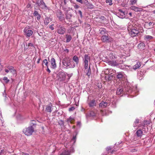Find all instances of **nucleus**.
<instances>
[{"instance_id": "bf43d9fd", "label": "nucleus", "mask_w": 155, "mask_h": 155, "mask_svg": "<svg viewBox=\"0 0 155 155\" xmlns=\"http://www.w3.org/2000/svg\"><path fill=\"white\" fill-rule=\"evenodd\" d=\"M78 2L80 3L81 4H83V1L82 0H76Z\"/></svg>"}, {"instance_id": "f704fd0d", "label": "nucleus", "mask_w": 155, "mask_h": 155, "mask_svg": "<svg viewBox=\"0 0 155 155\" xmlns=\"http://www.w3.org/2000/svg\"><path fill=\"white\" fill-rule=\"evenodd\" d=\"M3 80H4L7 84L8 83L9 81V80L8 79L7 77H4L3 78Z\"/></svg>"}, {"instance_id": "0e129e2a", "label": "nucleus", "mask_w": 155, "mask_h": 155, "mask_svg": "<svg viewBox=\"0 0 155 155\" xmlns=\"http://www.w3.org/2000/svg\"><path fill=\"white\" fill-rule=\"evenodd\" d=\"M3 151H4V150H1V151L0 152V155H2V153H3Z\"/></svg>"}, {"instance_id": "a19ab883", "label": "nucleus", "mask_w": 155, "mask_h": 155, "mask_svg": "<svg viewBox=\"0 0 155 155\" xmlns=\"http://www.w3.org/2000/svg\"><path fill=\"white\" fill-rule=\"evenodd\" d=\"M108 77V81H111L112 80L113 78V75H112L111 74H109V75H107Z\"/></svg>"}, {"instance_id": "a18cd8bd", "label": "nucleus", "mask_w": 155, "mask_h": 155, "mask_svg": "<svg viewBox=\"0 0 155 155\" xmlns=\"http://www.w3.org/2000/svg\"><path fill=\"white\" fill-rule=\"evenodd\" d=\"M112 149V147L111 146H109L107 147L106 148V150L107 151L109 152V151L111 150Z\"/></svg>"}, {"instance_id": "a878e982", "label": "nucleus", "mask_w": 155, "mask_h": 155, "mask_svg": "<svg viewBox=\"0 0 155 155\" xmlns=\"http://www.w3.org/2000/svg\"><path fill=\"white\" fill-rule=\"evenodd\" d=\"M99 32L101 35H103L106 33L107 31L104 28H101L99 30Z\"/></svg>"}, {"instance_id": "9b49d317", "label": "nucleus", "mask_w": 155, "mask_h": 155, "mask_svg": "<svg viewBox=\"0 0 155 155\" xmlns=\"http://www.w3.org/2000/svg\"><path fill=\"white\" fill-rule=\"evenodd\" d=\"M107 63L110 65L113 66H117L118 64V60L107 61Z\"/></svg>"}, {"instance_id": "a211bd4d", "label": "nucleus", "mask_w": 155, "mask_h": 155, "mask_svg": "<svg viewBox=\"0 0 155 155\" xmlns=\"http://www.w3.org/2000/svg\"><path fill=\"white\" fill-rule=\"evenodd\" d=\"M109 37L105 35H103L101 37V40L103 42H107L109 40Z\"/></svg>"}, {"instance_id": "6e6d98bb", "label": "nucleus", "mask_w": 155, "mask_h": 155, "mask_svg": "<svg viewBox=\"0 0 155 155\" xmlns=\"http://www.w3.org/2000/svg\"><path fill=\"white\" fill-rule=\"evenodd\" d=\"M28 47H29V46L33 47L34 46L33 44L31 43H28Z\"/></svg>"}, {"instance_id": "338daca9", "label": "nucleus", "mask_w": 155, "mask_h": 155, "mask_svg": "<svg viewBox=\"0 0 155 155\" xmlns=\"http://www.w3.org/2000/svg\"><path fill=\"white\" fill-rule=\"evenodd\" d=\"M22 155H29V154L28 153H23Z\"/></svg>"}, {"instance_id": "cd10ccee", "label": "nucleus", "mask_w": 155, "mask_h": 155, "mask_svg": "<svg viewBox=\"0 0 155 155\" xmlns=\"http://www.w3.org/2000/svg\"><path fill=\"white\" fill-rule=\"evenodd\" d=\"M74 121V118L71 117H70L68 118L67 119L66 122L68 124H69V123L72 124L73 123Z\"/></svg>"}, {"instance_id": "13d9d810", "label": "nucleus", "mask_w": 155, "mask_h": 155, "mask_svg": "<svg viewBox=\"0 0 155 155\" xmlns=\"http://www.w3.org/2000/svg\"><path fill=\"white\" fill-rule=\"evenodd\" d=\"M105 79L107 81H108V77L107 75H106L105 77Z\"/></svg>"}, {"instance_id": "4468645a", "label": "nucleus", "mask_w": 155, "mask_h": 155, "mask_svg": "<svg viewBox=\"0 0 155 155\" xmlns=\"http://www.w3.org/2000/svg\"><path fill=\"white\" fill-rule=\"evenodd\" d=\"M9 71L12 73L13 75H16V70L14 68V67L12 66H8L7 67Z\"/></svg>"}, {"instance_id": "49530a36", "label": "nucleus", "mask_w": 155, "mask_h": 155, "mask_svg": "<svg viewBox=\"0 0 155 155\" xmlns=\"http://www.w3.org/2000/svg\"><path fill=\"white\" fill-rule=\"evenodd\" d=\"M75 109V108L73 106L70 108L69 109V110L70 111H72Z\"/></svg>"}, {"instance_id": "b1692460", "label": "nucleus", "mask_w": 155, "mask_h": 155, "mask_svg": "<svg viewBox=\"0 0 155 155\" xmlns=\"http://www.w3.org/2000/svg\"><path fill=\"white\" fill-rule=\"evenodd\" d=\"M141 63L139 62H137L136 64L133 67V68L134 70L139 68L141 65Z\"/></svg>"}, {"instance_id": "e433bc0d", "label": "nucleus", "mask_w": 155, "mask_h": 155, "mask_svg": "<svg viewBox=\"0 0 155 155\" xmlns=\"http://www.w3.org/2000/svg\"><path fill=\"white\" fill-rule=\"evenodd\" d=\"M112 0H106V2L107 3H109V5H112Z\"/></svg>"}, {"instance_id": "1a4fd4ad", "label": "nucleus", "mask_w": 155, "mask_h": 155, "mask_svg": "<svg viewBox=\"0 0 155 155\" xmlns=\"http://www.w3.org/2000/svg\"><path fill=\"white\" fill-rule=\"evenodd\" d=\"M66 19L70 22H72L71 18L72 15L71 13L70 12L67 11L65 14Z\"/></svg>"}, {"instance_id": "5fc2aeb1", "label": "nucleus", "mask_w": 155, "mask_h": 155, "mask_svg": "<svg viewBox=\"0 0 155 155\" xmlns=\"http://www.w3.org/2000/svg\"><path fill=\"white\" fill-rule=\"evenodd\" d=\"M139 119H136L135 121V124H138L139 123Z\"/></svg>"}, {"instance_id": "79ce46f5", "label": "nucleus", "mask_w": 155, "mask_h": 155, "mask_svg": "<svg viewBox=\"0 0 155 155\" xmlns=\"http://www.w3.org/2000/svg\"><path fill=\"white\" fill-rule=\"evenodd\" d=\"M76 140V136H73L72 139L71 140V141L73 142L74 143H75Z\"/></svg>"}, {"instance_id": "f8f14e48", "label": "nucleus", "mask_w": 155, "mask_h": 155, "mask_svg": "<svg viewBox=\"0 0 155 155\" xmlns=\"http://www.w3.org/2000/svg\"><path fill=\"white\" fill-rule=\"evenodd\" d=\"M124 88L121 86H119L118 88H117L116 94L117 95H120L121 94H123L124 93Z\"/></svg>"}, {"instance_id": "2f4dec72", "label": "nucleus", "mask_w": 155, "mask_h": 155, "mask_svg": "<svg viewBox=\"0 0 155 155\" xmlns=\"http://www.w3.org/2000/svg\"><path fill=\"white\" fill-rule=\"evenodd\" d=\"M87 75L88 76H90L91 74V70L90 69V65L89 66L88 69L87 70Z\"/></svg>"}, {"instance_id": "0eeeda50", "label": "nucleus", "mask_w": 155, "mask_h": 155, "mask_svg": "<svg viewBox=\"0 0 155 155\" xmlns=\"http://www.w3.org/2000/svg\"><path fill=\"white\" fill-rule=\"evenodd\" d=\"M36 4L38 6L41 8H47V6L44 2L43 0H36Z\"/></svg>"}, {"instance_id": "39448f33", "label": "nucleus", "mask_w": 155, "mask_h": 155, "mask_svg": "<svg viewBox=\"0 0 155 155\" xmlns=\"http://www.w3.org/2000/svg\"><path fill=\"white\" fill-rule=\"evenodd\" d=\"M66 74L65 72H59L57 74V78L60 81H64L65 80Z\"/></svg>"}, {"instance_id": "69168bd1", "label": "nucleus", "mask_w": 155, "mask_h": 155, "mask_svg": "<svg viewBox=\"0 0 155 155\" xmlns=\"http://www.w3.org/2000/svg\"><path fill=\"white\" fill-rule=\"evenodd\" d=\"M3 151H4V150H1V151L0 152V155H2V153H3Z\"/></svg>"}, {"instance_id": "58836bf2", "label": "nucleus", "mask_w": 155, "mask_h": 155, "mask_svg": "<svg viewBox=\"0 0 155 155\" xmlns=\"http://www.w3.org/2000/svg\"><path fill=\"white\" fill-rule=\"evenodd\" d=\"M117 67H118L121 69H124L125 67V65H121V64L118 65Z\"/></svg>"}, {"instance_id": "8fccbe9b", "label": "nucleus", "mask_w": 155, "mask_h": 155, "mask_svg": "<svg viewBox=\"0 0 155 155\" xmlns=\"http://www.w3.org/2000/svg\"><path fill=\"white\" fill-rule=\"evenodd\" d=\"M78 13L80 15V16L82 18L83 16H82V13L81 11L80 10H79L78 11Z\"/></svg>"}, {"instance_id": "ddd939ff", "label": "nucleus", "mask_w": 155, "mask_h": 155, "mask_svg": "<svg viewBox=\"0 0 155 155\" xmlns=\"http://www.w3.org/2000/svg\"><path fill=\"white\" fill-rule=\"evenodd\" d=\"M108 105V103L107 102L102 101L99 104V107L102 108H105Z\"/></svg>"}, {"instance_id": "4c0bfd02", "label": "nucleus", "mask_w": 155, "mask_h": 155, "mask_svg": "<svg viewBox=\"0 0 155 155\" xmlns=\"http://www.w3.org/2000/svg\"><path fill=\"white\" fill-rule=\"evenodd\" d=\"M90 116L93 117L95 115V113L93 111H91L90 113Z\"/></svg>"}, {"instance_id": "3c124183", "label": "nucleus", "mask_w": 155, "mask_h": 155, "mask_svg": "<svg viewBox=\"0 0 155 155\" xmlns=\"http://www.w3.org/2000/svg\"><path fill=\"white\" fill-rule=\"evenodd\" d=\"M54 25V24H52L51 25H50L49 26V28H50L52 30H54V28L53 27V26Z\"/></svg>"}, {"instance_id": "4be33fe9", "label": "nucleus", "mask_w": 155, "mask_h": 155, "mask_svg": "<svg viewBox=\"0 0 155 155\" xmlns=\"http://www.w3.org/2000/svg\"><path fill=\"white\" fill-rule=\"evenodd\" d=\"M136 134L137 137H141L143 134V132L141 130L139 129L136 131Z\"/></svg>"}, {"instance_id": "f3484780", "label": "nucleus", "mask_w": 155, "mask_h": 155, "mask_svg": "<svg viewBox=\"0 0 155 155\" xmlns=\"http://www.w3.org/2000/svg\"><path fill=\"white\" fill-rule=\"evenodd\" d=\"M88 104L90 107H93L96 105L95 100L93 99L91 100L88 103Z\"/></svg>"}, {"instance_id": "423d86ee", "label": "nucleus", "mask_w": 155, "mask_h": 155, "mask_svg": "<svg viewBox=\"0 0 155 155\" xmlns=\"http://www.w3.org/2000/svg\"><path fill=\"white\" fill-rule=\"evenodd\" d=\"M57 26L58 28L57 31L58 33L60 35H63L66 32V29L64 27L58 25H57Z\"/></svg>"}, {"instance_id": "c756f323", "label": "nucleus", "mask_w": 155, "mask_h": 155, "mask_svg": "<svg viewBox=\"0 0 155 155\" xmlns=\"http://www.w3.org/2000/svg\"><path fill=\"white\" fill-rule=\"evenodd\" d=\"M66 38V42H70L72 39V37L70 35H66L65 36Z\"/></svg>"}, {"instance_id": "09e8293b", "label": "nucleus", "mask_w": 155, "mask_h": 155, "mask_svg": "<svg viewBox=\"0 0 155 155\" xmlns=\"http://www.w3.org/2000/svg\"><path fill=\"white\" fill-rule=\"evenodd\" d=\"M59 124L60 125H64V122L62 120H60L59 121Z\"/></svg>"}, {"instance_id": "412c9836", "label": "nucleus", "mask_w": 155, "mask_h": 155, "mask_svg": "<svg viewBox=\"0 0 155 155\" xmlns=\"http://www.w3.org/2000/svg\"><path fill=\"white\" fill-rule=\"evenodd\" d=\"M153 38V37L150 35H146L144 36V39L146 41H149Z\"/></svg>"}, {"instance_id": "6e6552de", "label": "nucleus", "mask_w": 155, "mask_h": 155, "mask_svg": "<svg viewBox=\"0 0 155 155\" xmlns=\"http://www.w3.org/2000/svg\"><path fill=\"white\" fill-rule=\"evenodd\" d=\"M24 32L26 37H30L33 34V31L27 28H25L24 30Z\"/></svg>"}, {"instance_id": "c85d7f7f", "label": "nucleus", "mask_w": 155, "mask_h": 155, "mask_svg": "<svg viewBox=\"0 0 155 155\" xmlns=\"http://www.w3.org/2000/svg\"><path fill=\"white\" fill-rule=\"evenodd\" d=\"M85 4L87 5L88 8L92 9L94 8V6L92 5V4L89 3L88 2H86Z\"/></svg>"}, {"instance_id": "393cba45", "label": "nucleus", "mask_w": 155, "mask_h": 155, "mask_svg": "<svg viewBox=\"0 0 155 155\" xmlns=\"http://www.w3.org/2000/svg\"><path fill=\"white\" fill-rule=\"evenodd\" d=\"M33 15L35 16H37V19L38 20H39L41 18V15L39 14L38 13V11H35L33 13Z\"/></svg>"}, {"instance_id": "dca6fc26", "label": "nucleus", "mask_w": 155, "mask_h": 155, "mask_svg": "<svg viewBox=\"0 0 155 155\" xmlns=\"http://www.w3.org/2000/svg\"><path fill=\"white\" fill-rule=\"evenodd\" d=\"M117 77L118 79L122 78L124 75V73L123 72H120L117 73Z\"/></svg>"}, {"instance_id": "37998d69", "label": "nucleus", "mask_w": 155, "mask_h": 155, "mask_svg": "<svg viewBox=\"0 0 155 155\" xmlns=\"http://www.w3.org/2000/svg\"><path fill=\"white\" fill-rule=\"evenodd\" d=\"M149 124V121L148 120H145L144 121V123L142 124V126H144L145 124L147 125Z\"/></svg>"}, {"instance_id": "f257e3e1", "label": "nucleus", "mask_w": 155, "mask_h": 155, "mask_svg": "<svg viewBox=\"0 0 155 155\" xmlns=\"http://www.w3.org/2000/svg\"><path fill=\"white\" fill-rule=\"evenodd\" d=\"M127 30L129 32V34L131 37H134L138 36L139 33V29L133 26L131 24L128 25Z\"/></svg>"}, {"instance_id": "603ef678", "label": "nucleus", "mask_w": 155, "mask_h": 155, "mask_svg": "<svg viewBox=\"0 0 155 155\" xmlns=\"http://www.w3.org/2000/svg\"><path fill=\"white\" fill-rule=\"evenodd\" d=\"M72 0H64V2L65 5H66L67 4V2H68V1H70L71 2Z\"/></svg>"}, {"instance_id": "e2e57ef3", "label": "nucleus", "mask_w": 155, "mask_h": 155, "mask_svg": "<svg viewBox=\"0 0 155 155\" xmlns=\"http://www.w3.org/2000/svg\"><path fill=\"white\" fill-rule=\"evenodd\" d=\"M5 72L7 73H8L9 72V70L8 69H5Z\"/></svg>"}, {"instance_id": "864d4df0", "label": "nucleus", "mask_w": 155, "mask_h": 155, "mask_svg": "<svg viewBox=\"0 0 155 155\" xmlns=\"http://www.w3.org/2000/svg\"><path fill=\"white\" fill-rule=\"evenodd\" d=\"M81 125V123L80 121H78L77 123V125L80 127Z\"/></svg>"}, {"instance_id": "680f3d73", "label": "nucleus", "mask_w": 155, "mask_h": 155, "mask_svg": "<svg viewBox=\"0 0 155 155\" xmlns=\"http://www.w3.org/2000/svg\"><path fill=\"white\" fill-rule=\"evenodd\" d=\"M41 57H40L38 59V61H37V63L38 64H39L40 62V60H41Z\"/></svg>"}, {"instance_id": "f03ea898", "label": "nucleus", "mask_w": 155, "mask_h": 155, "mask_svg": "<svg viewBox=\"0 0 155 155\" xmlns=\"http://www.w3.org/2000/svg\"><path fill=\"white\" fill-rule=\"evenodd\" d=\"M63 64L67 67V68H73L75 67V64L71 61L69 57H65L62 61Z\"/></svg>"}, {"instance_id": "c03bdc74", "label": "nucleus", "mask_w": 155, "mask_h": 155, "mask_svg": "<svg viewBox=\"0 0 155 155\" xmlns=\"http://www.w3.org/2000/svg\"><path fill=\"white\" fill-rule=\"evenodd\" d=\"M137 0H130V2H131V4L132 5L136 3L137 2Z\"/></svg>"}, {"instance_id": "7c9ffc66", "label": "nucleus", "mask_w": 155, "mask_h": 155, "mask_svg": "<svg viewBox=\"0 0 155 155\" xmlns=\"http://www.w3.org/2000/svg\"><path fill=\"white\" fill-rule=\"evenodd\" d=\"M50 21V19L48 17L46 18L44 21V24L45 25H47L49 23Z\"/></svg>"}, {"instance_id": "774afa93", "label": "nucleus", "mask_w": 155, "mask_h": 155, "mask_svg": "<svg viewBox=\"0 0 155 155\" xmlns=\"http://www.w3.org/2000/svg\"><path fill=\"white\" fill-rule=\"evenodd\" d=\"M65 51H66L67 53H68L69 51L68 49H66L65 50Z\"/></svg>"}, {"instance_id": "9d476101", "label": "nucleus", "mask_w": 155, "mask_h": 155, "mask_svg": "<svg viewBox=\"0 0 155 155\" xmlns=\"http://www.w3.org/2000/svg\"><path fill=\"white\" fill-rule=\"evenodd\" d=\"M57 17L59 18V19L61 21H62L64 19V15L62 12L60 10H58L57 13Z\"/></svg>"}, {"instance_id": "ea45409f", "label": "nucleus", "mask_w": 155, "mask_h": 155, "mask_svg": "<svg viewBox=\"0 0 155 155\" xmlns=\"http://www.w3.org/2000/svg\"><path fill=\"white\" fill-rule=\"evenodd\" d=\"M131 9L136 11H139V8L136 7H131Z\"/></svg>"}, {"instance_id": "72a5a7b5", "label": "nucleus", "mask_w": 155, "mask_h": 155, "mask_svg": "<svg viewBox=\"0 0 155 155\" xmlns=\"http://www.w3.org/2000/svg\"><path fill=\"white\" fill-rule=\"evenodd\" d=\"M148 25L150 26V27L149 28H148L149 29L153 27V26L154 25V23H153V22H150L148 23Z\"/></svg>"}, {"instance_id": "aec40b11", "label": "nucleus", "mask_w": 155, "mask_h": 155, "mask_svg": "<svg viewBox=\"0 0 155 155\" xmlns=\"http://www.w3.org/2000/svg\"><path fill=\"white\" fill-rule=\"evenodd\" d=\"M52 105L51 103H50L49 105H47L46 107V110L48 112L51 113L52 110Z\"/></svg>"}, {"instance_id": "de8ad7c7", "label": "nucleus", "mask_w": 155, "mask_h": 155, "mask_svg": "<svg viewBox=\"0 0 155 155\" xmlns=\"http://www.w3.org/2000/svg\"><path fill=\"white\" fill-rule=\"evenodd\" d=\"M123 60H119V61L118 60V65H119L120 64H122L123 63Z\"/></svg>"}, {"instance_id": "5701e85b", "label": "nucleus", "mask_w": 155, "mask_h": 155, "mask_svg": "<svg viewBox=\"0 0 155 155\" xmlns=\"http://www.w3.org/2000/svg\"><path fill=\"white\" fill-rule=\"evenodd\" d=\"M73 60L75 63L76 65H78L79 62V59L76 55L74 56L72 58Z\"/></svg>"}, {"instance_id": "c9c22d12", "label": "nucleus", "mask_w": 155, "mask_h": 155, "mask_svg": "<svg viewBox=\"0 0 155 155\" xmlns=\"http://www.w3.org/2000/svg\"><path fill=\"white\" fill-rule=\"evenodd\" d=\"M36 121L35 120H31V122L30 123L31 126H34V125H36Z\"/></svg>"}, {"instance_id": "bb28decb", "label": "nucleus", "mask_w": 155, "mask_h": 155, "mask_svg": "<svg viewBox=\"0 0 155 155\" xmlns=\"http://www.w3.org/2000/svg\"><path fill=\"white\" fill-rule=\"evenodd\" d=\"M119 12L118 13V15H120L121 16H122V17H120L121 18H122L123 17L125 16V12L122 10L121 9H119L118 10Z\"/></svg>"}, {"instance_id": "6ab92c4d", "label": "nucleus", "mask_w": 155, "mask_h": 155, "mask_svg": "<svg viewBox=\"0 0 155 155\" xmlns=\"http://www.w3.org/2000/svg\"><path fill=\"white\" fill-rule=\"evenodd\" d=\"M137 47L140 50H144L145 47V44L143 42H141L138 45Z\"/></svg>"}, {"instance_id": "2eb2a0df", "label": "nucleus", "mask_w": 155, "mask_h": 155, "mask_svg": "<svg viewBox=\"0 0 155 155\" xmlns=\"http://www.w3.org/2000/svg\"><path fill=\"white\" fill-rule=\"evenodd\" d=\"M51 68L53 69L55 68L56 67V65L55 59L54 58H52L51 60Z\"/></svg>"}, {"instance_id": "052dcab7", "label": "nucleus", "mask_w": 155, "mask_h": 155, "mask_svg": "<svg viewBox=\"0 0 155 155\" xmlns=\"http://www.w3.org/2000/svg\"><path fill=\"white\" fill-rule=\"evenodd\" d=\"M47 71L49 73H50L51 72V71L49 69V68H48V67H47Z\"/></svg>"}, {"instance_id": "20e7f679", "label": "nucleus", "mask_w": 155, "mask_h": 155, "mask_svg": "<svg viewBox=\"0 0 155 155\" xmlns=\"http://www.w3.org/2000/svg\"><path fill=\"white\" fill-rule=\"evenodd\" d=\"M90 60V57L89 54H86L84 55L83 59V61L84 64V68L85 69L88 68V61Z\"/></svg>"}, {"instance_id": "4d7b16f0", "label": "nucleus", "mask_w": 155, "mask_h": 155, "mask_svg": "<svg viewBox=\"0 0 155 155\" xmlns=\"http://www.w3.org/2000/svg\"><path fill=\"white\" fill-rule=\"evenodd\" d=\"M79 7V6L77 5H75L74 6V8L75 9H78Z\"/></svg>"}, {"instance_id": "473e14b6", "label": "nucleus", "mask_w": 155, "mask_h": 155, "mask_svg": "<svg viewBox=\"0 0 155 155\" xmlns=\"http://www.w3.org/2000/svg\"><path fill=\"white\" fill-rule=\"evenodd\" d=\"M43 63H44L45 64V65L47 67H48V62L46 59H45L42 62V65L43 67L44 66L43 64Z\"/></svg>"}, {"instance_id": "7ed1b4c3", "label": "nucleus", "mask_w": 155, "mask_h": 155, "mask_svg": "<svg viewBox=\"0 0 155 155\" xmlns=\"http://www.w3.org/2000/svg\"><path fill=\"white\" fill-rule=\"evenodd\" d=\"M24 133L27 136H30L32 134L34 131V128L32 126L28 127L23 130Z\"/></svg>"}]
</instances>
